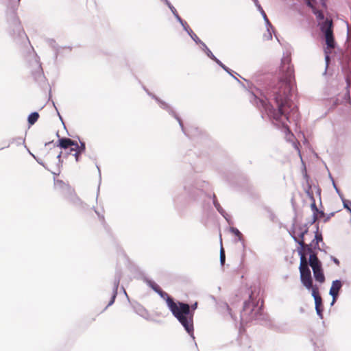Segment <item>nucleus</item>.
<instances>
[{"mask_svg": "<svg viewBox=\"0 0 351 351\" xmlns=\"http://www.w3.org/2000/svg\"><path fill=\"white\" fill-rule=\"evenodd\" d=\"M291 57L289 56L282 58L280 67V77L276 86L274 88V99L277 105L278 110L274 109L265 96L256 90L253 93L256 99V104L259 108H262L270 117L278 121L282 116L288 119L289 111L295 108L293 104L289 97V95L293 88L295 82L294 69L291 64Z\"/></svg>", "mask_w": 351, "mask_h": 351, "instance_id": "obj_1", "label": "nucleus"}, {"mask_svg": "<svg viewBox=\"0 0 351 351\" xmlns=\"http://www.w3.org/2000/svg\"><path fill=\"white\" fill-rule=\"evenodd\" d=\"M305 1L306 5L312 9L313 14L316 16L319 29L324 35L326 45V47L324 48V53L326 55V62H328L330 60L329 54L332 53V51L336 47V43L333 34L332 19L331 18L324 17L322 10H319L317 8V0ZM326 0H319L320 4L324 8H326Z\"/></svg>", "mask_w": 351, "mask_h": 351, "instance_id": "obj_2", "label": "nucleus"}, {"mask_svg": "<svg viewBox=\"0 0 351 351\" xmlns=\"http://www.w3.org/2000/svg\"><path fill=\"white\" fill-rule=\"evenodd\" d=\"M158 293L166 301L173 315L183 326L186 331L193 336L194 331L193 313L190 311V306L181 302H174L173 299L162 289Z\"/></svg>", "mask_w": 351, "mask_h": 351, "instance_id": "obj_3", "label": "nucleus"}, {"mask_svg": "<svg viewBox=\"0 0 351 351\" xmlns=\"http://www.w3.org/2000/svg\"><path fill=\"white\" fill-rule=\"evenodd\" d=\"M59 145L62 148L66 149L71 147V151L74 152L73 155L75 158L76 161H79L80 156L85 151L84 143H81L79 145L77 143L70 138H61L59 140Z\"/></svg>", "mask_w": 351, "mask_h": 351, "instance_id": "obj_4", "label": "nucleus"}, {"mask_svg": "<svg viewBox=\"0 0 351 351\" xmlns=\"http://www.w3.org/2000/svg\"><path fill=\"white\" fill-rule=\"evenodd\" d=\"M309 265L312 267L315 280L320 283L324 282L325 276L322 268V264L316 254H312L310 255Z\"/></svg>", "mask_w": 351, "mask_h": 351, "instance_id": "obj_5", "label": "nucleus"}, {"mask_svg": "<svg viewBox=\"0 0 351 351\" xmlns=\"http://www.w3.org/2000/svg\"><path fill=\"white\" fill-rule=\"evenodd\" d=\"M300 279L303 285L308 289H312L315 287L313 286V279L311 277V273L309 268L300 270Z\"/></svg>", "mask_w": 351, "mask_h": 351, "instance_id": "obj_6", "label": "nucleus"}, {"mask_svg": "<svg viewBox=\"0 0 351 351\" xmlns=\"http://www.w3.org/2000/svg\"><path fill=\"white\" fill-rule=\"evenodd\" d=\"M312 295L313 296L314 300H315V309H316L317 313L320 317H322V311H323L322 300L321 296L319 294V291H318L317 287L315 286L314 288H313Z\"/></svg>", "mask_w": 351, "mask_h": 351, "instance_id": "obj_7", "label": "nucleus"}, {"mask_svg": "<svg viewBox=\"0 0 351 351\" xmlns=\"http://www.w3.org/2000/svg\"><path fill=\"white\" fill-rule=\"evenodd\" d=\"M255 317L252 309L250 306V302H245L243 310L241 313V319L248 322Z\"/></svg>", "mask_w": 351, "mask_h": 351, "instance_id": "obj_8", "label": "nucleus"}, {"mask_svg": "<svg viewBox=\"0 0 351 351\" xmlns=\"http://www.w3.org/2000/svg\"><path fill=\"white\" fill-rule=\"evenodd\" d=\"M342 287V284L340 280H335L332 283V286L330 289V294L332 296V303L336 300L339 291Z\"/></svg>", "mask_w": 351, "mask_h": 351, "instance_id": "obj_9", "label": "nucleus"}, {"mask_svg": "<svg viewBox=\"0 0 351 351\" xmlns=\"http://www.w3.org/2000/svg\"><path fill=\"white\" fill-rule=\"evenodd\" d=\"M31 77L34 81H38L43 77L42 68L38 64H35L34 68L32 69Z\"/></svg>", "mask_w": 351, "mask_h": 351, "instance_id": "obj_10", "label": "nucleus"}, {"mask_svg": "<svg viewBox=\"0 0 351 351\" xmlns=\"http://www.w3.org/2000/svg\"><path fill=\"white\" fill-rule=\"evenodd\" d=\"M40 115L37 112L31 113L27 119L28 124L29 125H34L38 119Z\"/></svg>", "mask_w": 351, "mask_h": 351, "instance_id": "obj_11", "label": "nucleus"}, {"mask_svg": "<svg viewBox=\"0 0 351 351\" xmlns=\"http://www.w3.org/2000/svg\"><path fill=\"white\" fill-rule=\"evenodd\" d=\"M306 268H308V263L304 254H302L300 258V270L305 269Z\"/></svg>", "mask_w": 351, "mask_h": 351, "instance_id": "obj_12", "label": "nucleus"}, {"mask_svg": "<svg viewBox=\"0 0 351 351\" xmlns=\"http://www.w3.org/2000/svg\"><path fill=\"white\" fill-rule=\"evenodd\" d=\"M207 55L211 58L213 59V60H215L217 64H219L221 66H222L224 69L226 70V68L225 67V66L219 60L216 58V57L213 54V53L208 49H207Z\"/></svg>", "mask_w": 351, "mask_h": 351, "instance_id": "obj_13", "label": "nucleus"}, {"mask_svg": "<svg viewBox=\"0 0 351 351\" xmlns=\"http://www.w3.org/2000/svg\"><path fill=\"white\" fill-rule=\"evenodd\" d=\"M225 259H226L225 251H224L223 247L221 246V250H220V261H221V265L224 264Z\"/></svg>", "mask_w": 351, "mask_h": 351, "instance_id": "obj_14", "label": "nucleus"}, {"mask_svg": "<svg viewBox=\"0 0 351 351\" xmlns=\"http://www.w3.org/2000/svg\"><path fill=\"white\" fill-rule=\"evenodd\" d=\"M231 230H232V232L235 236H237L239 238V240H241L243 235H242V234L240 232V231L238 229H237L235 228H232L231 229Z\"/></svg>", "mask_w": 351, "mask_h": 351, "instance_id": "obj_15", "label": "nucleus"}, {"mask_svg": "<svg viewBox=\"0 0 351 351\" xmlns=\"http://www.w3.org/2000/svg\"><path fill=\"white\" fill-rule=\"evenodd\" d=\"M55 186L56 188H61V187H64V186H67V185L64 182H62V180H57L55 181Z\"/></svg>", "mask_w": 351, "mask_h": 351, "instance_id": "obj_16", "label": "nucleus"}, {"mask_svg": "<svg viewBox=\"0 0 351 351\" xmlns=\"http://www.w3.org/2000/svg\"><path fill=\"white\" fill-rule=\"evenodd\" d=\"M317 214L314 213L313 215V222H315L318 218L323 217L324 216V213L323 211L317 212Z\"/></svg>", "mask_w": 351, "mask_h": 351, "instance_id": "obj_17", "label": "nucleus"}, {"mask_svg": "<svg viewBox=\"0 0 351 351\" xmlns=\"http://www.w3.org/2000/svg\"><path fill=\"white\" fill-rule=\"evenodd\" d=\"M307 231H304L303 232L301 233L300 234V237H301V239L298 241V243L302 247H304L305 246V243H304V234Z\"/></svg>", "mask_w": 351, "mask_h": 351, "instance_id": "obj_18", "label": "nucleus"}, {"mask_svg": "<svg viewBox=\"0 0 351 351\" xmlns=\"http://www.w3.org/2000/svg\"><path fill=\"white\" fill-rule=\"evenodd\" d=\"M152 288L158 293L162 289L156 283L153 282L151 285Z\"/></svg>", "mask_w": 351, "mask_h": 351, "instance_id": "obj_19", "label": "nucleus"}, {"mask_svg": "<svg viewBox=\"0 0 351 351\" xmlns=\"http://www.w3.org/2000/svg\"><path fill=\"white\" fill-rule=\"evenodd\" d=\"M143 317H145L146 319H151L152 317L148 313V312L146 310H144L143 312L141 314Z\"/></svg>", "mask_w": 351, "mask_h": 351, "instance_id": "obj_20", "label": "nucleus"}, {"mask_svg": "<svg viewBox=\"0 0 351 351\" xmlns=\"http://www.w3.org/2000/svg\"><path fill=\"white\" fill-rule=\"evenodd\" d=\"M167 4H168L169 7L170 8V9L171 10V11L173 12V13L175 15H176V16H177L178 18H179V19H180L179 16H178V14H176V10L175 9V8H174L173 6H172L169 3H167Z\"/></svg>", "mask_w": 351, "mask_h": 351, "instance_id": "obj_21", "label": "nucleus"}, {"mask_svg": "<svg viewBox=\"0 0 351 351\" xmlns=\"http://www.w3.org/2000/svg\"><path fill=\"white\" fill-rule=\"evenodd\" d=\"M197 306V303H195L194 304H193V305L191 306V307L190 306V311H191V313H193V314H194V312H193V311L196 309Z\"/></svg>", "mask_w": 351, "mask_h": 351, "instance_id": "obj_22", "label": "nucleus"}, {"mask_svg": "<svg viewBox=\"0 0 351 351\" xmlns=\"http://www.w3.org/2000/svg\"><path fill=\"white\" fill-rule=\"evenodd\" d=\"M315 239H317V242L319 241H322V236L321 234L317 233L315 234Z\"/></svg>", "mask_w": 351, "mask_h": 351, "instance_id": "obj_23", "label": "nucleus"}, {"mask_svg": "<svg viewBox=\"0 0 351 351\" xmlns=\"http://www.w3.org/2000/svg\"><path fill=\"white\" fill-rule=\"evenodd\" d=\"M346 80L348 86H350V83H351V79H350V76H347Z\"/></svg>", "mask_w": 351, "mask_h": 351, "instance_id": "obj_24", "label": "nucleus"}, {"mask_svg": "<svg viewBox=\"0 0 351 351\" xmlns=\"http://www.w3.org/2000/svg\"><path fill=\"white\" fill-rule=\"evenodd\" d=\"M312 208H313V210H315V211L318 212V209H317V206H316V205H315V203H313V204H312Z\"/></svg>", "mask_w": 351, "mask_h": 351, "instance_id": "obj_25", "label": "nucleus"}, {"mask_svg": "<svg viewBox=\"0 0 351 351\" xmlns=\"http://www.w3.org/2000/svg\"><path fill=\"white\" fill-rule=\"evenodd\" d=\"M114 298H115V295H113V297H112V300L110 301V302L109 303V305H110V304H112L113 303Z\"/></svg>", "mask_w": 351, "mask_h": 351, "instance_id": "obj_26", "label": "nucleus"}, {"mask_svg": "<svg viewBox=\"0 0 351 351\" xmlns=\"http://www.w3.org/2000/svg\"><path fill=\"white\" fill-rule=\"evenodd\" d=\"M335 262L337 264H339V261L337 259H335Z\"/></svg>", "mask_w": 351, "mask_h": 351, "instance_id": "obj_27", "label": "nucleus"}, {"mask_svg": "<svg viewBox=\"0 0 351 351\" xmlns=\"http://www.w3.org/2000/svg\"><path fill=\"white\" fill-rule=\"evenodd\" d=\"M328 217L327 219H326L324 220V221H325V222H326V221H327V220H328Z\"/></svg>", "mask_w": 351, "mask_h": 351, "instance_id": "obj_28", "label": "nucleus"}]
</instances>
